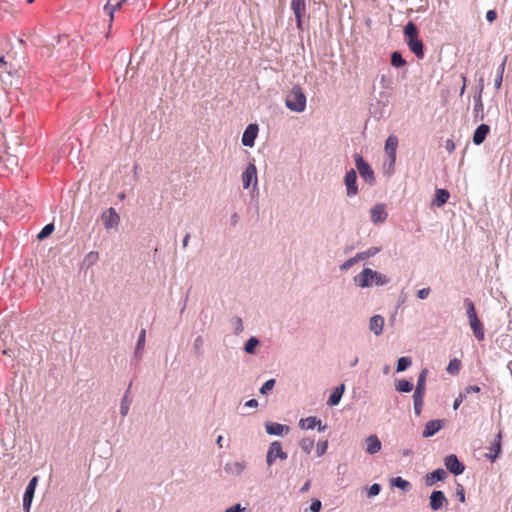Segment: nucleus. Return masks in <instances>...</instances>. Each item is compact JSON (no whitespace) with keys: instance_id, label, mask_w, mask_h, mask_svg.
<instances>
[{"instance_id":"1","label":"nucleus","mask_w":512,"mask_h":512,"mask_svg":"<svg viewBox=\"0 0 512 512\" xmlns=\"http://www.w3.org/2000/svg\"><path fill=\"white\" fill-rule=\"evenodd\" d=\"M354 281L360 287H369L373 284L377 286L385 285L389 280L385 275L370 268H365L354 277Z\"/></svg>"},{"instance_id":"36","label":"nucleus","mask_w":512,"mask_h":512,"mask_svg":"<svg viewBox=\"0 0 512 512\" xmlns=\"http://www.w3.org/2000/svg\"><path fill=\"white\" fill-rule=\"evenodd\" d=\"M391 64L396 68H400L406 64V61L399 52H393L391 55Z\"/></svg>"},{"instance_id":"43","label":"nucleus","mask_w":512,"mask_h":512,"mask_svg":"<svg viewBox=\"0 0 512 512\" xmlns=\"http://www.w3.org/2000/svg\"><path fill=\"white\" fill-rule=\"evenodd\" d=\"M328 449V441L325 440V441H320L318 442L317 444V447H316V453H317V456H322L326 453Z\"/></svg>"},{"instance_id":"19","label":"nucleus","mask_w":512,"mask_h":512,"mask_svg":"<svg viewBox=\"0 0 512 512\" xmlns=\"http://www.w3.org/2000/svg\"><path fill=\"white\" fill-rule=\"evenodd\" d=\"M407 45L417 58L422 59L424 57L423 42L419 38L408 40Z\"/></svg>"},{"instance_id":"5","label":"nucleus","mask_w":512,"mask_h":512,"mask_svg":"<svg viewBox=\"0 0 512 512\" xmlns=\"http://www.w3.org/2000/svg\"><path fill=\"white\" fill-rule=\"evenodd\" d=\"M38 483V477L34 476L28 483L24 496H23V509L25 512H29L33 501L35 489Z\"/></svg>"},{"instance_id":"17","label":"nucleus","mask_w":512,"mask_h":512,"mask_svg":"<svg viewBox=\"0 0 512 512\" xmlns=\"http://www.w3.org/2000/svg\"><path fill=\"white\" fill-rule=\"evenodd\" d=\"M490 132V127L487 124L479 125L474 134H473V142L475 145H480L486 139V136Z\"/></svg>"},{"instance_id":"21","label":"nucleus","mask_w":512,"mask_h":512,"mask_svg":"<svg viewBox=\"0 0 512 512\" xmlns=\"http://www.w3.org/2000/svg\"><path fill=\"white\" fill-rule=\"evenodd\" d=\"M469 324L476 339L479 341L484 340V328L479 318L470 320Z\"/></svg>"},{"instance_id":"61","label":"nucleus","mask_w":512,"mask_h":512,"mask_svg":"<svg viewBox=\"0 0 512 512\" xmlns=\"http://www.w3.org/2000/svg\"><path fill=\"white\" fill-rule=\"evenodd\" d=\"M6 64H7V63H6V61H5L4 56H0V67L5 66Z\"/></svg>"},{"instance_id":"26","label":"nucleus","mask_w":512,"mask_h":512,"mask_svg":"<svg viewBox=\"0 0 512 512\" xmlns=\"http://www.w3.org/2000/svg\"><path fill=\"white\" fill-rule=\"evenodd\" d=\"M245 469L244 464L240 462L227 463L225 465V471L232 475H240Z\"/></svg>"},{"instance_id":"54","label":"nucleus","mask_w":512,"mask_h":512,"mask_svg":"<svg viewBox=\"0 0 512 512\" xmlns=\"http://www.w3.org/2000/svg\"><path fill=\"white\" fill-rule=\"evenodd\" d=\"M244 508L241 507L240 504H236L234 506H231L225 510V512H242Z\"/></svg>"},{"instance_id":"58","label":"nucleus","mask_w":512,"mask_h":512,"mask_svg":"<svg viewBox=\"0 0 512 512\" xmlns=\"http://www.w3.org/2000/svg\"><path fill=\"white\" fill-rule=\"evenodd\" d=\"M189 240H190V234L187 233L183 239V247H187L188 243H189Z\"/></svg>"},{"instance_id":"2","label":"nucleus","mask_w":512,"mask_h":512,"mask_svg":"<svg viewBox=\"0 0 512 512\" xmlns=\"http://www.w3.org/2000/svg\"><path fill=\"white\" fill-rule=\"evenodd\" d=\"M286 107L294 112H303L306 108V96L302 88L298 85L293 86L285 98Z\"/></svg>"},{"instance_id":"53","label":"nucleus","mask_w":512,"mask_h":512,"mask_svg":"<svg viewBox=\"0 0 512 512\" xmlns=\"http://www.w3.org/2000/svg\"><path fill=\"white\" fill-rule=\"evenodd\" d=\"M320 509H321V502L319 500L312 502V504L310 506V510L312 512H319Z\"/></svg>"},{"instance_id":"31","label":"nucleus","mask_w":512,"mask_h":512,"mask_svg":"<svg viewBox=\"0 0 512 512\" xmlns=\"http://www.w3.org/2000/svg\"><path fill=\"white\" fill-rule=\"evenodd\" d=\"M291 9L294 14H305L306 13V1L305 0H292Z\"/></svg>"},{"instance_id":"25","label":"nucleus","mask_w":512,"mask_h":512,"mask_svg":"<svg viewBox=\"0 0 512 512\" xmlns=\"http://www.w3.org/2000/svg\"><path fill=\"white\" fill-rule=\"evenodd\" d=\"M501 439H502V434H501V432H499L496 435L495 440L490 449L491 452H493V454L487 455V457H489L492 461H494L501 452Z\"/></svg>"},{"instance_id":"62","label":"nucleus","mask_w":512,"mask_h":512,"mask_svg":"<svg viewBox=\"0 0 512 512\" xmlns=\"http://www.w3.org/2000/svg\"><path fill=\"white\" fill-rule=\"evenodd\" d=\"M358 363V358L352 360L351 366H355Z\"/></svg>"},{"instance_id":"33","label":"nucleus","mask_w":512,"mask_h":512,"mask_svg":"<svg viewBox=\"0 0 512 512\" xmlns=\"http://www.w3.org/2000/svg\"><path fill=\"white\" fill-rule=\"evenodd\" d=\"M464 304L467 308L468 320L470 321V320H474V319L478 318V316L476 314L474 303L470 299L466 298L464 300Z\"/></svg>"},{"instance_id":"59","label":"nucleus","mask_w":512,"mask_h":512,"mask_svg":"<svg viewBox=\"0 0 512 512\" xmlns=\"http://www.w3.org/2000/svg\"><path fill=\"white\" fill-rule=\"evenodd\" d=\"M459 500L461 502H464L465 501V494H464V491L463 489L461 488V491L459 492Z\"/></svg>"},{"instance_id":"47","label":"nucleus","mask_w":512,"mask_h":512,"mask_svg":"<svg viewBox=\"0 0 512 512\" xmlns=\"http://www.w3.org/2000/svg\"><path fill=\"white\" fill-rule=\"evenodd\" d=\"M359 260L356 259V255L350 259H348L347 261H345L341 266H340V269L341 270H348L350 269L355 263H357Z\"/></svg>"},{"instance_id":"60","label":"nucleus","mask_w":512,"mask_h":512,"mask_svg":"<svg viewBox=\"0 0 512 512\" xmlns=\"http://www.w3.org/2000/svg\"><path fill=\"white\" fill-rule=\"evenodd\" d=\"M222 441H223V436H221V435L218 436L216 442H217V444L219 445L220 448L223 447Z\"/></svg>"},{"instance_id":"30","label":"nucleus","mask_w":512,"mask_h":512,"mask_svg":"<svg viewBox=\"0 0 512 512\" xmlns=\"http://www.w3.org/2000/svg\"><path fill=\"white\" fill-rule=\"evenodd\" d=\"M427 375H428V370L426 368H424L420 372V374H419V377H418V380H417L416 389H415L416 392H423V393H425V391H426V378H427Z\"/></svg>"},{"instance_id":"7","label":"nucleus","mask_w":512,"mask_h":512,"mask_svg":"<svg viewBox=\"0 0 512 512\" xmlns=\"http://www.w3.org/2000/svg\"><path fill=\"white\" fill-rule=\"evenodd\" d=\"M398 147V138L395 135H390L385 142V153L388 155L390 160V166H394L396 161V151Z\"/></svg>"},{"instance_id":"15","label":"nucleus","mask_w":512,"mask_h":512,"mask_svg":"<svg viewBox=\"0 0 512 512\" xmlns=\"http://www.w3.org/2000/svg\"><path fill=\"white\" fill-rule=\"evenodd\" d=\"M447 503V499L442 491H433L430 495V507L432 510H439Z\"/></svg>"},{"instance_id":"27","label":"nucleus","mask_w":512,"mask_h":512,"mask_svg":"<svg viewBox=\"0 0 512 512\" xmlns=\"http://www.w3.org/2000/svg\"><path fill=\"white\" fill-rule=\"evenodd\" d=\"M125 0H108L104 6L105 12L110 16V20L113 19L114 12L122 5Z\"/></svg>"},{"instance_id":"32","label":"nucleus","mask_w":512,"mask_h":512,"mask_svg":"<svg viewBox=\"0 0 512 512\" xmlns=\"http://www.w3.org/2000/svg\"><path fill=\"white\" fill-rule=\"evenodd\" d=\"M314 444H315V441L313 438H303L300 440L299 442V445L301 447V449L306 453V454H310L311 451L313 450L314 448Z\"/></svg>"},{"instance_id":"8","label":"nucleus","mask_w":512,"mask_h":512,"mask_svg":"<svg viewBox=\"0 0 512 512\" xmlns=\"http://www.w3.org/2000/svg\"><path fill=\"white\" fill-rule=\"evenodd\" d=\"M259 127L257 124H249L242 136V144L246 147H253L258 135Z\"/></svg>"},{"instance_id":"23","label":"nucleus","mask_w":512,"mask_h":512,"mask_svg":"<svg viewBox=\"0 0 512 512\" xmlns=\"http://www.w3.org/2000/svg\"><path fill=\"white\" fill-rule=\"evenodd\" d=\"M450 193L445 189H437L433 204L437 207L443 206L449 199Z\"/></svg>"},{"instance_id":"9","label":"nucleus","mask_w":512,"mask_h":512,"mask_svg":"<svg viewBox=\"0 0 512 512\" xmlns=\"http://www.w3.org/2000/svg\"><path fill=\"white\" fill-rule=\"evenodd\" d=\"M104 226L106 229L117 227L120 223V217L114 208L107 209L103 215Z\"/></svg>"},{"instance_id":"56","label":"nucleus","mask_w":512,"mask_h":512,"mask_svg":"<svg viewBox=\"0 0 512 512\" xmlns=\"http://www.w3.org/2000/svg\"><path fill=\"white\" fill-rule=\"evenodd\" d=\"M295 15V19H296V26L299 30H302V18L305 14H294Z\"/></svg>"},{"instance_id":"38","label":"nucleus","mask_w":512,"mask_h":512,"mask_svg":"<svg viewBox=\"0 0 512 512\" xmlns=\"http://www.w3.org/2000/svg\"><path fill=\"white\" fill-rule=\"evenodd\" d=\"M396 389L399 392L408 393V392L412 391L413 384L410 381H408V380H399L397 385H396Z\"/></svg>"},{"instance_id":"49","label":"nucleus","mask_w":512,"mask_h":512,"mask_svg":"<svg viewBox=\"0 0 512 512\" xmlns=\"http://www.w3.org/2000/svg\"><path fill=\"white\" fill-rule=\"evenodd\" d=\"M445 149L448 151V153H453L456 149L455 142L452 139L446 140Z\"/></svg>"},{"instance_id":"20","label":"nucleus","mask_w":512,"mask_h":512,"mask_svg":"<svg viewBox=\"0 0 512 512\" xmlns=\"http://www.w3.org/2000/svg\"><path fill=\"white\" fill-rule=\"evenodd\" d=\"M366 443H367L366 452L368 454H371V455L376 454L377 452H379L381 450L382 445L376 435L369 436L366 440Z\"/></svg>"},{"instance_id":"48","label":"nucleus","mask_w":512,"mask_h":512,"mask_svg":"<svg viewBox=\"0 0 512 512\" xmlns=\"http://www.w3.org/2000/svg\"><path fill=\"white\" fill-rule=\"evenodd\" d=\"M380 490H381V487L379 484H373L370 486V488L368 490V496L369 497L376 496L379 494Z\"/></svg>"},{"instance_id":"55","label":"nucleus","mask_w":512,"mask_h":512,"mask_svg":"<svg viewBox=\"0 0 512 512\" xmlns=\"http://www.w3.org/2000/svg\"><path fill=\"white\" fill-rule=\"evenodd\" d=\"M466 396L464 394H459V396L455 399L454 401V404H453V408L456 410L459 405L462 403L463 399L465 398Z\"/></svg>"},{"instance_id":"28","label":"nucleus","mask_w":512,"mask_h":512,"mask_svg":"<svg viewBox=\"0 0 512 512\" xmlns=\"http://www.w3.org/2000/svg\"><path fill=\"white\" fill-rule=\"evenodd\" d=\"M425 393L414 391L413 401H414V411L416 415H420L423 407V399Z\"/></svg>"},{"instance_id":"44","label":"nucleus","mask_w":512,"mask_h":512,"mask_svg":"<svg viewBox=\"0 0 512 512\" xmlns=\"http://www.w3.org/2000/svg\"><path fill=\"white\" fill-rule=\"evenodd\" d=\"M274 386H275V380L269 379L262 385V387L260 388V392L262 394H266L268 391H271L274 388Z\"/></svg>"},{"instance_id":"64","label":"nucleus","mask_w":512,"mask_h":512,"mask_svg":"<svg viewBox=\"0 0 512 512\" xmlns=\"http://www.w3.org/2000/svg\"><path fill=\"white\" fill-rule=\"evenodd\" d=\"M119 197H120L121 199H124V197H125V196H124V194H120V195H119Z\"/></svg>"},{"instance_id":"24","label":"nucleus","mask_w":512,"mask_h":512,"mask_svg":"<svg viewBox=\"0 0 512 512\" xmlns=\"http://www.w3.org/2000/svg\"><path fill=\"white\" fill-rule=\"evenodd\" d=\"M344 390H345L344 384H341L340 386L336 387L329 397L328 404L330 406L337 405L341 400Z\"/></svg>"},{"instance_id":"50","label":"nucleus","mask_w":512,"mask_h":512,"mask_svg":"<svg viewBox=\"0 0 512 512\" xmlns=\"http://www.w3.org/2000/svg\"><path fill=\"white\" fill-rule=\"evenodd\" d=\"M480 391V388L476 385H471L465 388L464 395L467 396L471 393H478Z\"/></svg>"},{"instance_id":"13","label":"nucleus","mask_w":512,"mask_h":512,"mask_svg":"<svg viewBox=\"0 0 512 512\" xmlns=\"http://www.w3.org/2000/svg\"><path fill=\"white\" fill-rule=\"evenodd\" d=\"M444 423L443 420H430L425 424L424 430L422 432V436L425 438L431 437L435 435L442 427Z\"/></svg>"},{"instance_id":"14","label":"nucleus","mask_w":512,"mask_h":512,"mask_svg":"<svg viewBox=\"0 0 512 512\" xmlns=\"http://www.w3.org/2000/svg\"><path fill=\"white\" fill-rule=\"evenodd\" d=\"M371 220L373 223H382L387 218L385 205L378 204L370 209Z\"/></svg>"},{"instance_id":"52","label":"nucleus","mask_w":512,"mask_h":512,"mask_svg":"<svg viewBox=\"0 0 512 512\" xmlns=\"http://www.w3.org/2000/svg\"><path fill=\"white\" fill-rule=\"evenodd\" d=\"M430 293V288H423L420 289L417 293L418 298L420 299H426Z\"/></svg>"},{"instance_id":"6","label":"nucleus","mask_w":512,"mask_h":512,"mask_svg":"<svg viewBox=\"0 0 512 512\" xmlns=\"http://www.w3.org/2000/svg\"><path fill=\"white\" fill-rule=\"evenodd\" d=\"M243 188L248 189L252 183L257 185V168L254 163L250 162L242 173Z\"/></svg>"},{"instance_id":"35","label":"nucleus","mask_w":512,"mask_h":512,"mask_svg":"<svg viewBox=\"0 0 512 512\" xmlns=\"http://www.w3.org/2000/svg\"><path fill=\"white\" fill-rule=\"evenodd\" d=\"M506 60L502 62V64L498 67L497 75L494 81L495 88L500 89L503 81V74L505 70Z\"/></svg>"},{"instance_id":"29","label":"nucleus","mask_w":512,"mask_h":512,"mask_svg":"<svg viewBox=\"0 0 512 512\" xmlns=\"http://www.w3.org/2000/svg\"><path fill=\"white\" fill-rule=\"evenodd\" d=\"M404 35L408 40L418 38V29L413 22H408L404 27Z\"/></svg>"},{"instance_id":"11","label":"nucleus","mask_w":512,"mask_h":512,"mask_svg":"<svg viewBox=\"0 0 512 512\" xmlns=\"http://www.w3.org/2000/svg\"><path fill=\"white\" fill-rule=\"evenodd\" d=\"M357 175L354 169H350L344 178L345 185L347 187V195L355 196L358 193V188L356 185Z\"/></svg>"},{"instance_id":"18","label":"nucleus","mask_w":512,"mask_h":512,"mask_svg":"<svg viewBox=\"0 0 512 512\" xmlns=\"http://www.w3.org/2000/svg\"><path fill=\"white\" fill-rule=\"evenodd\" d=\"M384 327V318L380 315H375L370 319L369 328L376 335L379 336Z\"/></svg>"},{"instance_id":"46","label":"nucleus","mask_w":512,"mask_h":512,"mask_svg":"<svg viewBox=\"0 0 512 512\" xmlns=\"http://www.w3.org/2000/svg\"><path fill=\"white\" fill-rule=\"evenodd\" d=\"M145 339H146V330L142 329L140 331V334H139V337H138L137 351H139L140 349H143L144 344H145Z\"/></svg>"},{"instance_id":"39","label":"nucleus","mask_w":512,"mask_h":512,"mask_svg":"<svg viewBox=\"0 0 512 512\" xmlns=\"http://www.w3.org/2000/svg\"><path fill=\"white\" fill-rule=\"evenodd\" d=\"M411 363L412 361L410 357H400L397 363V372L406 370L411 365Z\"/></svg>"},{"instance_id":"45","label":"nucleus","mask_w":512,"mask_h":512,"mask_svg":"<svg viewBox=\"0 0 512 512\" xmlns=\"http://www.w3.org/2000/svg\"><path fill=\"white\" fill-rule=\"evenodd\" d=\"M130 401L128 400L127 395L124 396L121 402L120 412L123 416H126L129 411Z\"/></svg>"},{"instance_id":"41","label":"nucleus","mask_w":512,"mask_h":512,"mask_svg":"<svg viewBox=\"0 0 512 512\" xmlns=\"http://www.w3.org/2000/svg\"><path fill=\"white\" fill-rule=\"evenodd\" d=\"M54 230V226L53 224H48L46 225L41 231L40 233L37 235V238L39 240H42L46 237H48Z\"/></svg>"},{"instance_id":"16","label":"nucleus","mask_w":512,"mask_h":512,"mask_svg":"<svg viewBox=\"0 0 512 512\" xmlns=\"http://www.w3.org/2000/svg\"><path fill=\"white\" fill-rule=\"evenodd\" d=\"M265 429L270 435H283L284 433H288L290 430L288 426L275 422H267L265 424Z\"/></svg>"},{"instance_id":"3","label":"nucleus","mask_w":512,"mask_h":512,"mask_svg":"<svg viewBox=\"0 0 512 512\" xmlns=\"http://www.w3.org/2000/svg\"><path fill=\"white\" fill-rule=\"evenodd\" d=\"M355 164L360 176L370 185L375 183V176L371 166L364 161L360 154L354 155Z\"/></svg>"},{"instance_id":"63","label":"nucleus","mask_w":512,"mask_h":512,"mask_svg":"<svg viewBox=\"0 0 512 512\" xmlns=\"http://www.w3.org/2000/svg\"><path fill=\"white\" fill-rule=\"evenodd\" d=\"M308 487H309V483H306V484L303 486L302 490H307V489H308Z\"/></svg>"},{"instance_id":"10","label":"nucleus","mask_w":512,"mask_h":512,"mask_svg":"<svg viewBox=\"0 0 512 512\" xmlns=\"http://www.w3.org/2000/svg\"><path fill=\"white\" fill-rule=\"evenodd\" d=\"M446 468L454 475H460L464 472V465L458 460L456 455H449L445 458Z\"/></svg>"},{"instance_id":"40","label":"nucleus","mask_w":512,"mask_h":512,"mask_svg":"<svg viewBox=\"0 0 512 512\" xmlns=\"http://www.w3.org/2000/svg\"><path fill=\"white\" fill-rule=\"evenodd\" d=\"M258 343L259 341L255 337H251L245 344V351L250 354L253 353Z\"/></svg>"},{"instance_id":"37","label":"nucleus","mask_w":512,"mask_h":512,"mask_svg":"<svg viewBox=\"0 0 512 512\" xmlns=\"http://www.w3.org/2000/svg\"><path fill=\"white\" fill-rule=\"evenodd\" d=\"M460 368H461V361L459 359L454 358L449 362V364L447 366V372L452 375H455L460 371Z\"/></svg>"},{"instance_id":"57","label":"nucleus","mask_w":512,"mask_h":512,"mask_svg":"<svg viewBox=\"0 0 512 512\" xmlns=\"http://www.w3.org/2000/svg\"><path fill=\"white\" fill-rule=\"evenodd\" d=\"M257 405H258V402L255 399H251L245 403V406L251 407V408L257 407Z\"/></svg>"},{"instance_id":"34","label":"nucleus","mask_w":512,"mask_h":512,"mask_svg":"<svg viewBox=\"0 0 512 512\" xmlns=\"http://www.w3.org/2000/svg\"><path fill=\"white\" fill-rule=\"evenodd\" d=\"M378 252H379V248L371 247V248H369L368 250H366L364 252H360V253L356 254V259H358L359 261H362V260H365L367 258L373 257Z\"/></svg>"},{"instance_id":"51","label":"nucleus","mask_w":512,"mask_h":512,"mask_svg":"<svg viewBox=\"0 0 512 512\" xmlns=\"http://www.w3.org/2000/svg\"><path fill=\"white\" fill-rule=\"evenodd\" d=\"M497 18V13L495 10H488L487 13H486V19L492 23L496 20Z\"/></svg>"},{"instance_id":"4","label":"nucleus","mask_w":512,"mask_h":512,"mask_svg":"<svg viewBox=\"0 0 512 512\" xmlns=\"http://www.w3.org/2000/svg\"><path fill=\"white\" fill-rule=\"evenodd\" d=\"M287 457L288 455L283 450L281 443L279 441H273L268 448L266 462L268 466H271L277 459L286 460Z\"/></svg>"},{"instance_id":"22","label":"nucleus","mask_w":512,"mask_h":512,"mask_svg":"<svg viewBox=\"0 0 512 512\" xmlns=\"http://www.w3.org/2000/svg\"><path fill=\"white\" fill-rule=\"evenodd\" d=\"M447 476V473L443 469H436L435 471L431 472L426 477V483L427 485H433L436 481L444 480Z\"/></svg>"},{"instance_id":"42","label":"nucleus","mask_w":512,"mask_h":512,"mask_svg":"<svg viewBox=\"0 0 512 512\" xmlns=\"http://www.w3.org/2000/svg\"><path fill=\"white\" fill-rule=\"evenodd\" d=\"M393 485L403 490L410 488V483L401 477H396L393 480Z\"/></svg>"},{"instance_id":"12","label":"nucleus","mask_w":512,"mask_h":512,"mask_svg":"<svg viewBox=\"0 0 512 512\" xmlns=\"http://www.w3.org/2000/svg\"><path fill=\"white\" fill-rule=\"evenodd\" d=\"M299 426L302 429H314L317 428L319 431H324L326 429V425H322L321 420L316 417H307L300 419Z\"/></svg>"}]
</instances>
